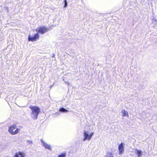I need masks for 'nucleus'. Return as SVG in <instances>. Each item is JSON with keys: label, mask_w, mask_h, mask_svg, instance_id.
I'll list each match as a JSON object with an SVG mask.
<instances>
[{"label": "nucleus", "mask_w": 157, "mask_h": 157, "mask_svg": "<svg viewBox=\"0 0 157 157\" xmlns=\"http://www.w3.org/2000/svg\"><path fill=\"white\" fill-rule=\"evenodd\" d=\"M36 31L37 33L35 34L33 36H29L28 40L29 41L34 42L36 41L39 39L40 36L38 33L44 34L48 31V29L44 26H41L36 29Z\"/></svg>", "instance_id": "1"}, {"label": "nucleus", "mask_w": 157, "mask_h": 157, "mask_svg": "<svg viewBox=\"0 0 157 157\" xmlns=\"http://www.w3.org/2000/svg\"><path fill=\"white\" fill-rule=\"evenodd\" d=\"M29 108L31 110V117L34 120L37 119L38 116L40 112V109L37 106H30Z\"/></svg>", "instance_id": "2"}, {"label": "nucleus", "mask_w": 157, "mask_h": 157, "mask_svg": "<svg viewBox=\"0 0 157 157\" xmlns=\"http://www.w3.org/2000/svg\"><path fill=\"white\" fill-rule=\"evenodd\" d=\"M20 129L17 128L16 125L14 124L9 127L8 132L12 135H14L20 132Z\"/></svg>", "instance_id": "3"}, {"label": "nucleus", "mask_w": 157, "mask_h": 157, "mask_svg": "<svg viewBox=\"0 0 157 157\" xmlns=\"http://www.w3.org/2000/svg\"><path fill=\"white\" fill-rule=\"evenodd\" d=\"M84 138L83 139V140H90L91 136H93V133H91L89 135L87 133V132L85 131L84 132Z\"/></svg>", "instance_id": "4"}, {"label": "nucleus", "mask_w": 157, "mask_h": 157, "mask_svg": "<svg viewBox=\"0 0 157 157\" xmlns=\"http://www.w3.org/2000/svg\"><path fill=\"white\" fill-rule=\"evenodd\" d=\"M118 149L119 151V154H123L124 150L123 144L122 143H121L120 145H119L118 147Z\"/></svg>", "instance_id": "5"}, {"label": "nucleus", "mask_w": 157, "mask_h": 157, "mask_svg": "<svg viewBox=\"0 0 157 157\" xmlns=\"http://www.w3.org/2000/svg\"><path fill=\"white\" fill-rule=\"evenodd\" d=\"M14 157H24V155L22 153L19 152L15 154Z\"/></svg>", "instance_id": "6"}, {"label": "nucleus", "mask_w": 157, "mask_h": 157, "mask_svg": "<svg viewBox=\"0 0 157 157\" xmlns=\"http://www.w3.org/2000/svg\"><path fill=\"white\" fill-rule=\"evenodd\" d=\"M43 146L45 148L47 149H48L50 150H52L51 147V146L47 144L44 143H43Z\"/></svg>", "instance_id": "7"}, {"label": "nucleus", "mask_w": 157, "mask_h": 157, "mask_svg": "<svg viewBox=\"0 0 157 157\" xmlns=\"http://www.w3.org/2000/svg\"><path fill=\"white\" fill-rule=\"evenodd\" d=\"M122 113L123 116H125L127 115L128 116V113L125 110H122Z\"/></svg>", "instance_id": "8"}, {"label": "nucleus", "mask_w": 157, "mask_h": 157, "mask_svg": "<svg viewBox=\"0 0 157 157\" xmlns=\"http://www.w3.org/2000/svg\"><path fill=\"white\" fill-rule=\"evenodd\" d=\"M136 153L138 157H140V156L141 155L142 151L140 150H137L136 151Z\"/></svg>", "instance_id": "9"}, {"label": "nucleus", "mask_w": 157, "mask_h": 157, "mask_svg": "<svg viewBox=\"0 0 157 157\" xmlns=\"http://www.w3.org/2000/svg\"><path fill=\"white\" fill-rule=\"evenodd\" d=\"M59 111L63 112H66L68 111V110L64 109L63 108H61L59 109Z\"/></svg>", "instance_id": "10"}, {"label": "nucleus", "mask_w": 157, "mask_h": 157, "mask_svg": "<svg viewBox=\"0 0 157 157\" xmlns=\"http://www.w3.org/2000/svg\"><path fill=\"white\" fill-rule=\"evenodd\" d=\"M66 156V152H64L62 153L61 154L59 155L58 157H65Z\"/></svg>", "instance_id": "11"}, {"label": "nucleus", "mask_w": 157, "mask_h": 157, "mask_svg": "<svg viewBox=\"0 0 157 157\" xmlns=\"http://www.w3.org/2000/svg\"><path fill=\"white\" fill-rule=\"evenodd\" d=\"M64 3H65V5H64V7H66L67 6V0H64Z\"/></svg>", "instance_id": "12"}, {"label": "nucleus", "mask_w": 157, "mask_h": 157, "mask_svg": "<svg viewBox=\"0 0 157 157\" xmlns=\"http://www.w3.org/2000/svg\"><path fill=\"white\" fill-rule=\"evenodd\" d=\"M107 154L108 155H113V153L111 152H108Z\"/></svg>", "instance_id": "13"}, {"label": "nucleus", "mask_w": 157, "mask_h": 157, "mask_svg": "<svg viewBox=\"0 0 157 157\" xmlns=\"http://www.w3.org/2000/svg\"><path fill=\"white\" fill-rule=\"evenodd\" d=\"M108 157H113V156H109Z\"/></svg>", "instance_id": "14"}]
</instances>
